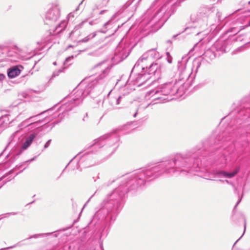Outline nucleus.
Segmentation results:
<instances>
[{"instance_id":"aec40b11","label":"nucleus","mask_w":250,"mask_h":250,"mask_svg":"<svg viewBox=\"0 0 250 250\" xmlns=\"http://www.w3.org/2000/svg\"><path fill=\"white\" fill-rule=\"evenodd\" d=\"M119 138L116 136H112L106 141V144L108 145L114 146V151L118 147Z\"/></svg>"},{"instance_id":"c756f323","label":"nucleus","mask_w":250,"mask_h":250,"mask_svg":"<svg viewBox=\"0 0 250 250\" xmlns=\"http://www.w3.org/2000/svg\"><path fill=\"white\" fill-rule=\"evenodd\" d=\"M51 142V140H49L47 141V142L45 143V144L44 146V147H43L44 149H46L49 147V146L50 145Z\"/></svg>"},{"instance_id":"ea45409f","label":"nucleus","mask_w":250,"mask_h":250,"mask_svg":"<svg viewBox=\"0 0 250 250\" xmlns=\"http://www.w3.org/2000/svg\"><path fill=\"white\" fill-rule=\"evenodd\" d=\"M34 159H35V158H32V159H31L29 160L28 161H25V162H24V163H23V164H25L26 163L28 162H32V161H33Z\"/></svg>"},{"instance_id":"de8ad7c7","label":"nucleus","mask_w":250,"mask_h":250,"mask_svg":"<svg viewBox=\"0 0 250 250\" xmlns=\"http://www.w3.org/2000/svg\"><path fill=\"white\" fill-rule=\"evenodd\" d=\"M242 236H243V235L240 237V238H239V239L237 240V241L235 242V243H234L233 246H234L236 244V243L240 240V239L242 237Z\"/></svg>"},{"instance_id":"338daca9","label":"nucleus","mask_w":250,"mask_h":250,"mask_svg":"<svg viewBox=\"0 0 250 250\" xmlns=\"http://www.w3.org/2000/svg\"><path fill=\"white\" fill-rule=\"evenodd\" d=\"M9 157V154L7 155V156H6V158H8Z\"/></svg>"},{"instance_id":"8fccbe9b","label":"nucleus","mask_w":250,"mask_h":250,"mask_svg":"<svg viewBox=\"0 0 250 250\" xmlns=\"http://www.w3.org/2000/svg\"><path fill=\"white\" fill-rule=\"evenodd\" d=\"M167 42L171 44V41L170 40H167Z\"/></svg>"},{"instance_id":"052dcab7","label":"nucleus","mask_w":250,"mask_h":250,"mask_svg":"<svg viewBox=\"0 0 250 250\" xmlns=\"http://www.w3.org/2000/svg\"><path fill=\"white\" fill-rule=\"evenodd\" d=\"M102 89L103 88L98 92L97 94H99L102 91Z\"/></svg>"},{"instance_id":"774afa93","label":"nucleus","mask_w":250,"mask_h":250,"mask_svg":"<svg viewBox=\"0 0 250 250\" xmlns=\"http://www.w3.org/2000/svg\"><path fill=\"white\" fill-rule=\"evenodd\" d=\"M248 3H249V4H250V1H249L248 2Z\"/></svg>"},{"instance_id":"4c0bfd02","label":"nucleus","mask_w":250,"mask_h":250,"mask_svg":"<svg viewBox=\"0 0 250 250\" xmlns=\"http://www.w3.org/2000/svg\"><path fill=\"white\" fill-rule=\"evenodd\" d=\"M240 215H241V216L242 217L243 219L244 220V221H245V229H246V219L244 217V216L242 213H240Z\"/></svg>"},{"instance_id":"7c9ffc66","label":"nucleus","mask_w":250,"mask_h":250,"mask_svg":"<svg viewBox=\"0 0 250 250\" xmlns=\"http://www.w3.org/2000/svg\"><path fill=\"white\" fill-rule=\"evenodd\" d=\"M21 166H22V165H21V166H19V167H18V166H17L16 167H15V168H13V169H11V170H10V171H9V172L6 174H7V175L8 176L9 174H11V173H13L15 169H16L17 168H19L20 167H21Z\"/></svg>"},{"instance_id":"5701e85b","label":"nucleus","mask_w":250,"mask_h":250,"mask_svg":"<svg viewBox=\"0 0 250 250\" xmlns=\"http://www.w3.org/2000/svg\"><path fill=\"white\" fill-rule=\"evenodd\" d=\"M7 177V174L2 176L0 178V188L4 185L7 182L11 181L12 179H14L15 176L13 177H8L6 179H5L6 177Z\"/></svg>"},{"instance_id":"603ef678","label":"nucleus","mask_w":250,"mask_h":250,"mask_svg":"<svg viewBox=\"0 0 250 250\" xmlns=\"http://www.w3.org/2000/svg\"><path fill=\"white\" fill-rule=\"evenodd\" d=\"M38 120H36L35 118L31 120V122H34V121H37Z\"/></svg>"},{"instance_id":"a18cd8bd","label":"nucleus","mask_w":250,"mask_h":250,"mask_svg":"<svg viewBox=\"0 0 250 250\" xmlns=\"http://www.w3.org/2000/svg\"><path fill=\"white\" fill-rule=\"evenodd\" d=\"M107 31V30H101L100 32L103 33H105Z\"/></svg>"},{"instance_id":"37998d69","label":"nucleus","mask_w":250,"mask_h":250,"mask_svg":"<svg viewBox=\"0 0 250 250\" xmlns=\"http://www.w3.org/2000/svg\"><path fill=\"white\" fill-rule=\"evenodd\" d=\"M7 146H6L5 147V148L3 149V150L0 153V157L2 155L4 151H5V150L6 149V147H7Z\"/></svg>"},{"instance_id":"c03bdc74","label":"nucleus","mask_w":250,"mask_h":250,"mask_svg":"<svg viewBox=\"0 0 250 250\" xmlns=\"http://www.w3.org/2000/svg\"><path fill=\"white\" fill-rule=\"evenodd\" d=\"M97 192V191L95 192V193L90 197V198L89 199V200H88V202L89 201V200L93 197V196L94 195H95V194Z\"/></svg>"},{"instance_id":"72a5a7b5","label":"nucleus","mask_w":250,"mask_h":250,"mask_svg":"<svg viewBox=\"0 0 250 250\" xmlns=\"http://www.w3.org/2000/svg\"><path fill=\"white\" fill-rule=\"evenodd\" d=\"M18 245V244H17L16 245H14L13 246H11V247H7V248H2V249H0V250H8V249H12V248H14L16 247Z\"/></svg>"},{"instance_id":"39448f33","label":"nucleus","mask_w":250,"mask_h":250,"mask_svg":"<svg viewBox=\"0 0 250 250\" xmlns=\"http://www.w3.org/2000/svg\"><path fill=\"white\" fill-rule=\"evenodd\" d=\"M61 17V10L59 5L57 3L52 4L46 11L44 17V22L50 26L55 27L54 31L59 33L63 31L66 27L67 21L65 20L61 21L59 24Z\"/></svg>"},{"instance_id":"423d86ee","label":"nucleus","mask_w":250,"mask_h":250,"mask_svg":"<svg viewBox=\"0 0 250 250\" xmlns=\"http://www.w3.org/2000/svg\"><path fill=\"white\" fill-rule=\"evenodd\" d=\"M211 13L210 9L205 8L200 12L191 14L190 21L185 31H187L188 30L192 28L204 30L208 26V19Z\"/></svg>"},{"instance_id":"f704fd0d","label":"nucleus","mask_w":250,"mask_h":250,"mask_svg":"<svg viewBox=\"0 0 250 250\" xmlns=\"http://www.w3.org/2000/svg\"><path fill=\"white\" fill-rule=\"evenodd\" d=\"M3 46L0 45V57H1V55L3 54Z\"/></svg>"},{"instance_id":"79ce46f5","label":"nucleus","mask_w":250,"mask_h":250,"mask_svg":"<svg viewBox=\"0 0 250 250\" xmlns=\"http://www.w3.org/2000/svg\"><path fill=\"white\" fill-rule=\"evenodd\" d=\"M87 116H88L87 113H86L85 115L84 116L83 118V121H86V118H87Z\"/></svg>"},{"instance_id":"6ab92c4d","label":"nucleus","mask_w":250,"mask_h":250,"mask_svg":"<svg viewBox=\"0 0 250 250\" xmlns=\"http://www.w3.org/2000/svg\"><path fill=\"white\" fill-rule=\"evenodd\" d=\"M37 134H31L26 139L25 142L21 146L22 150L26 149L32 144L34 139L35 138Z\"/></svg>"},{"instance_id":"69168bd1","label":"nucleus","mask_w":250,"mask_h":250,"mask_svg":"<svg viewBox=\"0 0 250 250\" xmlns=\"http://www.w3.org/2000/svg\"><path fill=\"white\" fill-rule=\"evenodd\" d=\"M197 175L198 176H203L202 175H200V174H197Z\"/></svg>"},{"instance_id":"f257e3e1","label":"nucleus","mask_w":250,"mask_h":250,"mask_svg":"<svg viewBox=\"0 0 250 250\" xmlns=\"http://www.w3.org/2000/svg\"><path fill=\"white\" fill-rule=\"evenodd\" d=\"M236 118L232 119L224 130L217 133L214 132L209 138L197 145L186 153H176L153 166L140 169L133 173L125 175L117 179L120 183L118 188L108 193L100 204V208L94 215L93 221L104 219L106 215L110 217L112 224L123 207V197L129 190L142 187L149 182L163 175H196L201 171L202 160L197 158L207 151L209 152L208 163L217 168H224L227 164L226 155L235 153L238 159L245 152V148H235L234 142L241 132V125L250 119V105H246L237 110Z\"/></svg>"},{"instance_id":"13d9d810","label":"nucleus","mask_w":250,"mask_h":250,"mask_svg":"<svg viewBox=\"0 0 250 250\" xmlns=\"http://www.w3.org/2000/svg\"><path fill=\"white\" fill-rule=\"evenodd\" d=\"M225 182H226L227 183H229V181L228 180H225Z\"/></svg>"},{"instance_id":"f8f14e48","label":"nucleus","mask_w":250,"mask_h":250,"mask_svg":"<svg viewBox=\"0 0 250 250\" xmlns=\"http://www.w3.org/2000/svg\"><path fill=\"white\" fill-rule=\"evenodd\" d=\"M145 72L150 77V79L153 76L154 79H159L161 74V65L156 62L147 63L145 64Z\"/></svg>"},{"instance_id":"473e14b6","label":"nucleus","mask_w":250,"mask_h":250,"mask_svg":"<svg viewBox=\"0 0 250 250\" xmlns=\"http://www.w3.org/2000/svg\"><path fill=\"white\" fill-rule=\"evenodd\" d=\"M42 125H41V123H40L39 124H38V125H31L30 127V129L37 128L39 127L40 126H41Z\"/></svg>"},{"instance_id":"4d7b16f0","label":"nucleus","mask_w":250,"mask_h":250,"mask_svg":"<svg viewBox=\"0 0 250 250\" xmlns=\"http://www.w3.org/2000/svg\"><path fill=\"white\" fill-rule=\"evenodd\" d=\"M201 31H197V32H195V33H196L197 35H198Z\"/></svg>"},{"instance_id":"2eb2a0df","label":"nucleus","mask_w":250,"mask_h":250,"mask_svg":"<svg viewBox=\"0 0 250 250\" xmlns=\"http://www.w3.org/2000/svg\"><path fill=\"white\" fill-rule=\"evenodd\" d=\"M52 109V108H50L48 110L43 111V112H41V113L38 114L35 116H31L29 118L25 120L24 121H23L22 123H21L19 126L20 127L22 128V127H25L28 126H30L31 125H36L39 124L40 123H41L43 121V120H39L37 121H34V122H31V120H32L34 118H36L39 115L43 114L47 111H51Z\"/></svg>"},{"instance_id":"dca6fc26","label":"nucleus","mask_w":250,"mask_h":250,"mask_svg":"<svg viewBox=\"0 0 250 250\" xmlns=\"http://www.w3.org/2000/svg\"><path fill=\"white\" fill-rule=\"evenodd\" d=\"M23 67L21 65L11 67L7 70V76L10 79H13L19 76Z\"/></svg>"},{"instance_id":"9d476101","label":"nucleus","mask_w":250,"mask_h":250,"mask_svg":"<svg viewBox=\"0 0 250 250\" xmlns=\"http://www.w3.org/2000/svg\"><path fill=\"white\" fill-rule=\"evenodd\" d=\"M239 167H237L233 171L229 172L219 169H213L208 174L204 175L203 177L205 179L209 180H214V178L217 177H223L231 178L235 176L239 172Z\"/></svg>"},{"instance_id":"3c124183","label":"nucleus","mask_w":250,"mask_h":250,"mask_svg":"<svg viewBox=\"0 0 250 250\" xmlns=\"http://www.w3.org/2000/svg\"><path fill=\"white\" fill-rule=\"evenodd\" d=\"M178 35V34H177V35H173V37H172V38H173V39H175V38H176V37Z\"/></svg>"},{"instance_id":"ddd939ff","label":"nucleus","mask_w":250,"mask_h":250,"mask_svg":"<svg viewBox=\"0 0 250 250\" xmlns=\"http://www.w3.org/2000/svg\"><path fill=\"white\" fill-rule=\"evenodd\" d=\"M131 48L128 44L119 45L115 50L114 59L121 62L125 59L129 54Z\"/></svg>"},{"instance_id":"e2e57ef3","label":"nucleus","mask_w":250,"mask_h":250,"mask_svg":"<svg viewBox=\"0 0 250 250\" xmlns=\"http://www.w3.org/2000/svg\"><path fill=\"white\" fill-rule=\"evenodd\" d=\"M248 24H249V25L250 26V20L249 21Z\"/></svg>"},{"instance_id":"6e6552de","label":"nucleus","mask_w":250,"mask_h":250,"mask_svg":"<svg viewBox=\"0 0 250 250\" xmlns=\"http://www.w3.org/2000/svg\"><path fill=\"white\" fill-rule=\"evenodd\" d=\"M162 56V54L157 50L156 48L151 49L147 51L136 62L133 68V71L139 66L141 69L144 70L145 64H147V63L153 62L154 61L159 60Z\"/></svg>"},{"instance_id":"5fc2aeb1","label":"nucleus","mask_w":250,"mask_h":250,"mask_svg":"<svg viewBox=\"0 0 250 250\" xmlns=\"http://www.w3.org/2000/svg\"><path fill=\"white\" fill-rule=\"evenodd\" d=\"M25 169V168H23L22 170H21V171H20L19 172L17 173L16 174V175H18V174H19V173H20L21 172H22L24 169Z\"/></svg>"},{"instance_id":"a19ab883","label":"nucleus","mask_w":250,"mask_h":250,"mask_svg":"<svg viewBox=\"0 0 250 250\" xmlns=\"http://www.w3.org/2000/svg\"><path fill=\"white\" fill-rule=\"evenodd\" d=\"M220 15H221V13H220V12H218L217 13V14H216V15L218 17V18H219V20H221V18H220Z\"/></svg>"},{"instance_id":"9b49d317","label":"nucleus","mask_w":250,"mask_h":250,"mask_svg":"<svg viewBox=\"0 0 250 250\" xmlns=\"http://www.w3.org/2000/svg\"><path fill=\"white\" fill-rule=\"evenodd\" d=\"M137 68L135 69L134 71H133V69H132L127 83H129V84L132 83L133 85L140 86L144 84L148 79H149L150 77H148V75L145 72V69H142V71L141 73H138L136 75H134L133 72Z\"/></svg>"},{"instance_id":"680f3d73","label":"nucleus","mask_w":250,"mask_h":250,"mask_svg":"<svg viewBox=\"0 0 250 250\" xmlns=\"http://www.w3.org/2000/svg\"><path fill=\"white\" fill-rule=\"evenodd\" d=\"M219 181H220V182H224V181H223V180H221V179L219 180Z\"/></svg>"},{"instance_id":"58836bf2","label":"nucleus","mask_w":250,"mask_h":250,"mask_svg":"<svg viewBox=\"0 0 250 250\" xmlns=\"http://www.w3.org/2000/svg\"><path fill=\"white\" fill-rule=\"evenodd\" d=\"M242 198V196L241 197V198L240 199H239L237 203V204H236L235 206V208L238 206V205L240 203V202H241V199Z\"/></svg>"},{"instance_id":"b1692460","label":"nucleus","mask_w":250,"mask_h":250,"mask_svg":"<svg viewBox=\"0 0 250 250\" xmlns=\"http://www.w3.org/2000/svg\"><path fill=\"white\" fill-rule=\"evenodd\" d=\"M97 34L96 32H93L90 34H89L87 36L85 37L82 40H79L78 41H77L78 43L80 42H86L90 41V40L93 39L96 36Z\"/></svg>"},{"instance_id":"a211bd4d","label":"nucleus","mask_w":250,"mask_h":250,"mask_svg":"<svg viewBox=\"0 0 250 250\" xmlns=\"http://www.w3.org/2000/svg\"><path fill=\"white\" fill-rule=\"evenodd\" d=\"M50 235H52L54 237H57L58 236V231H54V232L43 233L34 234L29 237L27 239H30L32 238L37 239L39 238L46 237Z\"/></svg>"},{"instance_id":"412c9836","label":"nucleus","mask_w":250,"mask_h":250,"mask_svg":"<svg viewBox=\"0 0 250 250\" xmlns=\"http://www.w3.org/2000/svg\"><path fill=\"white\" fill-rule=\"evenodd\" d=\"M131 124H132L131 123H129V124H127L126 125H124L122 126H119L118 128H117L116 129H114L113 132L115 133H116L120 132V131L124 132V133H128L129 132V131L132 129L131 128H130V125Z\"/></svg>"},{"instance_id":"e433bc0d","label":"nucleus","mask_w":250,"mask_h":250,"mask_svg":"<svg viewBox=\"0 0 250 250\" xmlns=\"http://www.w3.org/2000/svg\"><path fill=\"white\" fill-rule=\"evenodd\" d=\"M21 153H22V150H21L20 151V152H18V153L17 154L16 156H14V157L13 159L12 160V162H13L14 161V160L16 159V156H18V155H20Z\"/></svg>"},{"instance_id":"c9c22d12","label":"nucleus","mask_w":250,"mask_h":250,"mask_svg":"<svg viewBox=\"0 0 250 250\" xmlns=\"http://www.w3.org/2000/svg\"><path fill=\"white\" fill-rule=\"evenodd\" d=\"M77 156H76L75 157H74L73 159H72L70 162L66 166V167H65L64 169L63 170V171H62V174L64 172V171L65 170V169L66 168V167H67V166L70 164V163L73 161V160L76 158L77 157Z\"/></svg>"},{"instance_id":"864d4df0","label":"nucleus","mask_w":250,"mask_h":250,"mask_svg":"<svg viewBox=\"0 0 250 250\" xmlns=\"http://www.w3.org/2000/svg\"><path fill=\"white\" fill-rule=\"evenodd\" d=\"M232 217H233V219L234 220H235V215L234 213H233V215Z\"/></svg>"},{"instance_id":"4be33fe9","label":"nucleus","mask_w":250,"mask_h":250,"mask_svg":"<svg viewBox=\"0 0 250 250\" xmlns=\"http://www.w3.org/2000/svg\"><path fill=\"white\" fill-rule=\"evenodd\" d=\"M109 135V134H106L105 135L100 137L99 138L95 140V143L92 146H94L95 147H102L104 145V141Z\"/></svg>"},{"instance_id":"1a4fd4ad","label":"nucleus","mask_w":250,"mask_h":250,"mask_svg":"<svg viewBox=\"0 0 250 250\" xmlns=\"http://www.w3.org/2000/svg\"><path fill=\"white\" fill-rule=\"evenodd\" d=\"M227 44V42L225 41L216 42L210 48L205 51L203 54V59L208 62L211 61L220 55L218 52L223 53L227 52L228 49Z\"/></svg>"},{"instance_id":"0eeeda50","label":"nucleus","mask_w":250,"mask_h":250,"mask_svg":"<svg viewBox=\"0 0 250 250\" xmlns=\"http://www.w3.org/2000/svg\"><path fill=\"white\" fill-rule=\"evenodd\" d=\"M111 90L109 92L106 98H104L103 103V107L106 111L114 109L121 108L128 102V98L125 94L112 96Z\"/></svg>"},{"instance_id":"7ed1b4c3","label":"nucleus","mask_w":250,"mask_h":250,"mask_svg":"<svg viewBox=\"0 0 250 250\" xmlns=\"http://www.w3.org/2000/svg\"><path fill=\"white\" fill-rule=\"evenodd\" d=\"M94 69L100 70L102 73L97 78L84 79L73 90L72 94L69 97L65 98L62 102L63 104L61 110L68 112L73 107L81 104L84 97L95 92L104 83V78L108 74L110 69L105 65L104 62H101L94 66Z\"/></svg>"},{"instance_id":"bf43d9fd","label":"nucleus","mask_w":250,"mask_h":250,"mask_svg":"<svg viewBox=\"0 0 250 250\" xmlns=\"http://www.w3.org/2000/svg\"><path fill=\"white\" fill-rule=\"evenodd\" d=\"M101 249H102V250H104V248H103V245H101Z\"/></svg>"},{"instance_id":"6e6d98bb","label":"nucleus","mask_w":250,"mask_h":250,"mask_svg":"<svg viewBox=\"0 0 250 250\" xmlns=\"http://www.w3.org/2000/svg\"><path fill=\"white\" fill-rule=\"evenodd\" d=\"M137 112L136 111V112H135V113L133 115V117H135L136 116V115H137Z\"/></svg>"},{"instance_id":"a878e982","label":"nucleus","mask_w":250,"mask_h":250,"mask_svg":"<svg viewBox=\"0 0 250 250\" xmlns=\"http://www.w3.org/2000/svg\"><path fill=\"white\" fill-rule=\"evenodd\" d=\"M115 15H113L111 19L104 24L103 27L107 29L108 26L112 25L113 23V21L115 18Z\"/></svg>"},{"instance_id":"393cba45","label":"nucleus","mask_w":250,"mask_h":250,"mask_svg":"<svg viewBox=\"0 0 250 250\" xmlns=\"http://www.w3.org/2000/svg\"><path fill=\"white\" fill-rule=\"evenodd\" d=\"M62 250H79V247L76 246L75 243H72L70 245H65L63 247Z\"/></svg>"},{"instance_id":"4468645a","label":"nucleus","mask_w":250,"mask_h":250,"mask_svg":"<svg viewBox=\"0 0 250 250\" xmlns=\"http://www.w3.org/2000/svg\"><path fill=\"white\" fill-rule=\"evenodd\" d=\"M94 165L91 153H86L80 158L77 164V168L82 170V168H86Z\"/></svg>"},{"instance_id":"0e129e2a","label":"nucleus","mask_w":250,"mask_h":250,"mask_svg":"<svg viewBox=\"0 0 250 250\" xmlns=\"http://www.w3.org/2000/svg\"><path fill=\"white\" fill-rule=\"evenodd\" d=\"M53 64L55 65H56V62H53Z\"/></svg>"},{"instance_id":"f3484780","label":"nucleus","mask_w":250,"mask_h":250,"mask_svg":"<svg viewBox=\"0 0 250 250\" xmlns=\"http://www.w3.org/2000/svg\"><path fill=\"white\" fill-rule=\"evenodd\" d=\"M87 20H85L79 24L75 26L74 29L69 34V38L74 42L77 41L78 37L80 36L79 29L83 27V24L87 22Z\"/></svg>"},{"instance_id":"bb28decb","label":"nucleus","mask_w":250,"mask_h":250,"mask_svg":"<svg viewBox=\"0 0 250 250\" xmlns=\"http://www.w3.org/2000/svg\"><path fill=\"white\" fill-rule=\"evenodd\" d=\"M18 214L17 212H8L6 213L3 214L0 216H2L3 217H1L0 218L2 219L3 218H7L9 217L10 215H15Z\"/></svg>"},{"instance_id":"49530a36","label":"nucleus","mask_w":250,"mask_h":250,"mask_svg":"<svg viewBox=\"0 0 250 250\" xmlns=\"http://www.w3.org/2000/svg\"><path fill=\"white\" fill-rule=\"evenodd\" d=\"M105 11V10H102L100 12V15H102L103 14H104V13Z\"/></svg>"},{"instance_id":"2f4dec72","label":"nucleus","mask_w":250,"mask_h":250,"mask_svg":"<svg viewBox=\"0 0 250 250\" xmlns=\"http://www.w3.org/2000/svg\"><path fill=\"white\" fill-rule=\"evenodd\" d=\"M5 79V75L3 74L0 73V83L2 82V81Z\"/></svg>"},{"instance_id":"09e8293b","label":"nucleus","mask_w":250,"mask_h":250,"mask_svg":"<svg viewBox=\"0 0 250 250\" xmlns=\"http://www.w3.org/2000/svg\"><path fill=\"white\" fill-rule=\"evenodd\" d=\"M71 59L70 57H68V58H67L65 60V61L67 62L69 60H70Z\"/></svg>"},{"instance_id":"20e7f679","label":"nucleus","mask_w":250,"mask_h":250,"mask_svg":"<svg viewBox=\"0 0 250 250\" xmlns=\"http://www.w3.org/2000/svg\"><path fill=\"white\" fill-rule=\"evenodd\" d=\"M177 6V0H166L165 3L155 12L147 24L150 27L157 24H159V27L162 26L173 13Z\"/></svg>"},{"instance_id":"c85d7f7f","label":"nucleus","mask_w":250,"mask_h":250,"mask_svg":"<svg viewBox=\"0 0 250 250\" xmlns=\"http://www.w3.org/2000/svg\"><path fill=\"white\" fill-rule=\"evenodd\" d=\"M167 60L169 63H171L172 62V57L171 56L170 53L168 52H167Z\"/></svg>"},{"instance_id":"cd10ccee","label":"nucleus","mask_w":250,"mask_h":250,"mask_svg":"<svg viewBox=\"0 0 250 250\" xmlns=\"http://www.w3.org/2000/svg\"><path fill=\"white\" fill-rule=\"evenodd\" d=\"M64 69V67H62V68L59 69L57 71H55L53 74L52 77H55L56 76H58L59 74L63 71V70Z\"/></svg>"},{"instance_id":"f03ea898","label":"nucleus","mask_w":250,"mask_h":250,"mask_svg":"<svg viewBox=\"0 0 250 250\" xmlns=\"http://www.w3.org/2000/svg\"><path fill=\"white\" fill-rule=\"evenodd\" d=\"M188 61V58L185 56L178 62L177 68L179 73L178 82L166 83L147 93L148 95L153 97V100L158 101L155 103L168 102L172 99V96L177 94L178 96H181L185 93L186 87L191 84L201 64V62L199 60H194L191 68L187 70L186 66Z\"/></svg>"}]
</instances>
